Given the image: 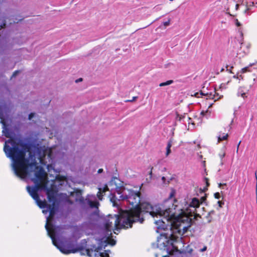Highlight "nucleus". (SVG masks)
<instances>
[{"instance_id": "obj_1", "label": "nucleus", "mask_w": 257, "mask_h": 257, "mask_svg": "<svg viewBox=\"0 0 257 257\" xmlns=\"http://www.w3.org/2000/svg\"><path fill=\"white\" fill-rule=\"evenodd\" d=\"M116 192L119 195L118 197L115 195H112L110 201L113 203V206L118 205L116 200L122 201L126 202L130 210L124 213L125 215L129 217L133 223L139 222L143 223L144 219L143 217L144 213H149L153 217L163 216L167 221H171V225L177 229H182L186 232L190 226L189 218L186 215L182 214L176 215L172 209L162 208L160 206H152L148 202H142L141 200V193L139 191L128 189L124 187H116Z\"/></svg>"}, {"instance_id": "obj_2", "label": "nucleus", "mask_w": 257, "mask_h": 257, "mask_svg": "<svg viewBox=\"0 0 257 257\" xmlns=\"http://www.w3.org/2000/svg\"><path fill=\"white\" fill-rule=\"evenodd\" d=\"M19 147L17 142L12 139L6 140L4 147V151L8 158L13 161L12 167L15 174L21 179L29 176L31 173L38 168L34 153L30 152L29 157L26 158V154L30 149L27 143L20 144Z\"/></svg>"}, {"instance_id": "obj_3", "label": "nucleus", "mask_w": 257, "mask_h": 257, "mask_svg": "<svg viewBox=\"0 0 257 257\" xmlns=\"http://www.w3.org/2000/svg\"><path fill=\"white\" fill-rule=\"evenodd\" d=\"M133 222L123 213L120 216L115 214L108 215L104 218L103 226L105 231L106 235H111V230L118 228H127L131 227Z\"/></svg>"}, {"instance_id": "obj_4", "label": "nucleus", "mask_w": 257, "mask_h": 257, "mask_svg": "<svg viewBox=\"0 0 257 257\" xmlns=\"http://www.w3.org/2000/svg\"><path fill=\"white\" fill-rule=\"evenodd\" d=\"M48 217L47 218V223L45 225V228L47 231L48 235L50 237V238L52 239L53 244L57 247V248H58L62 253L64 254H69L71 253H75L79 250H80L82 249L81 247H77L75 248H72L71 247H69V248L68 249V247H66L64 246L63 243L60 242L59 240H58L55 238V234L56 231L58 230H59L61 227L60 226H55L54 228L52 229V231L50 230V228L49 227L48 225Z\"/></svg>"}, {"instance_id": "obj_5", "label": "nucleus", "mask_w": 257, "mask_h": 257, "mask_svg": "<svg viewBox=\"0 0 257 257\" xmlns=\"http://www.w3.org/2000/svg\"><path fill=\"white\" fill-rule=\"evenodd\" d=\"M35 178L32 179V181L35 183L34 187H31L29 186L27 187V191L29 192L31 197L36 201L38 205H41L39 202V196L38 191L41 187V182L43 180L45 176V172L44 169L40 167L38 171L35 172Z\"/></svg>"}, {"instance_id": "obj_6", "label": "nucleus", "mask_w": 257, "mask_h": 257, "mask_svg": "<svg viewBox=\"0 0 257 257\" xmlns=\"http://www.w3.org/2000/svg\"><path fill=\"white\" fill-rule=\"evenodd\" d=\"M79 201L82 204H87L91 208H98L99 203L96 201V198L94 195H87L86 199L81 197L79 198Z\"/></svg>"}, {"instance_id": "obj_7", "label": "nucleus", "mask_w": 257, "mask_h": 257, "mask_svg": "<svg viewBox=\"0 0 257 257\" xmlns=\"http://www.w3.org/2000/svg\"><path fill=\"white\" fill-rule=\"evenodd\" d=\"M79 201L82 204H87L91 208H98L99 203L96 201V198L94 195H87L86 199L81 197L79 198Z\"/></svg>"}, {"instance_id": "obj_8", "label": "nucleus", "mask_w": 257, "mask_h": 257, "mask_svg": "<svg viewBox=\"0 0 257 257\" xmlns=\"http://www.w3.org/2000/svg\"><path fill=\"white\" fill-rule=\"evenodd\" d=\"M39 202H40V206L39 205H38L40 208H47V211L49 212V215L50 217H53L55 213H56V209L55 208L54 206V202L52 205H49L47 204L45 202L41 201L40 199L39 200Z\"/></svg>"}, {"instance_id": "obj_9", "label": "nucleus", "mask_w": 257, "mask_h": 257, "mask_svg": "<svg viewBox=\"0 0 257 257\" xmlns=\"http://www.w3.org/2000/svg\"><path fill=\"white\" fill-rule=\"evenodd\" d=\"M2 124V133L7 138H11L12 135V132L9 127V124H7L5 120H1L0 121Z\"/></svg>"}, {"instance_id": "obj_10", "label": "nucleus", "mask_w": 257, "mask_h": 257, "mask_svg": "<svg viewBox=\"0 0 257 257\" xmlns=\"http://www.w3.org/2000/svg\"><path fill=\"white\" fill-rule=\"evenodd\" d=\"M102 249V246L101 245H98L96 246L95 245H91V247L90 249H87L86 250V251L87 252V255L90 257L92 256V255L90 253V250L92 251H94L95 252H98L99 250Z\"/></svg>"}, {"instance_id": "obj_11", "label": "nucleus", "mask_w": 257, "mask_h": 257, "mask_svg": "<svg viewBox=\"0 0 257 257\" xmlns=\"http://www.w3.org/2000/svg\"><path fill=\"white\" fill-rule=\"evenodd\" d=\"M200 202L198 199L196 198H193L192 199V201L189 204V207L193 208H197L200 206Z\"/></svg>"}, {"instance_id": "obj_12", "label": "nucleus", "mask_w": 257, "mask_h": 257, "mask_svg": "<svg viewBox=\"0 0 257 257\" xmlns=\"http://www.w3.org/2000/svg\"><path fill=\"white\" fill-rule=\"evenodd\" d=\"M214 94H212V93H210L209 94L207 93L206 95L208 96V97L209 99H214V101H216L218 99L220 98L222 96H220L219 97H218V94L215 91H214Z\"/></svg>"}, {"instance_id": "obj_13", "label": "nucleus", "mask_w": 257, "mask_h": 257, "mask_svg": "<svg viewBox=\"0 0 257 257\" xmlns=\"http://www.w3.org/2000/svg\"><path fill=\"white\" fill-rule=\"evenodd\" d=\"M155 222L157 225H158L159 229H164V230L165 229V227H164L165 222L162 219L156 220Z\"/></svg>"}, {"instance_id": "obj_14", "label": "nucleus", "mask_w": 257, "mask_h": 257, "mask_svg": "<svg viewBox=\"0 0 257 257\" xmlns=\"http://www.w3.org/2000/svg\"><path fill=\"white\" fill-rule=\"evenodd\" d=\"M172 146V141L170 140L168 142L167 146L166 148V156H168L171 152V148Z\"/></svg>"}, {"instance_id": "obj_15", "label": "nucleus", "mask_w": 257, "mask_h": 257, "mask_svg": "<svg viewBox=\"0 0 257 257\" xmlns=\"http://www.w3.org/2000/svg\"><path fill=\"white\" fill-rule=\"evenodd\" d=\"M228 134H220L218 136V142H220L223 140H226L228 138Z\"/></svg>"}, {"instance_id": "obj_16", "label": "nucleus", "mask_w": 257, "mask_h": 257, "mask_svg": "<svg viewBox=\"0 0 257 257\" xmlns=\"http://www.w3.org/2000/svg\"><path fill=\"white\" fill-rule=\"evenodd\" d=\"M238 96H241L243 98L246 97L245 93L242 90V88H239L237 92Z\"/></svg>"}, {"instance_id": "obj_17", "label": "nucleus", "mask_w": 257, "mask_h": 257, "mask_svg": "<svg viewBox=\"0 0 257 257\" xmlns=\"http://www.w3.org/2000/svg\"><path fill=\"white\" fill-rule=\"evenodd\" d=\"M173 83V80H168L166 82H162V83H161L160 84H159V86L162 87V86H166V85H170L172 83Z\"/></svg>"}, {"instance_id": "obj_18", "label": "nucleus", "mask_w": 257, "mask_h": 257, "mask_svg": "<svg viewBox=\"0 0 257 257\" xmlns=\"http://www.w3.org/2000/svg\"><path fill=\"white\" fill-rule=\"evenodd\" d=\"M245 5H246V7H249L250 8H251L252 7H254L257 8V3L256 2L254 3L253 2H251L249 3H246Z\"/></svg>"}, {"instance_id": "obj_19", "label": "nucleus", "mask_w": 257, "mask_h": 257, "mask_svg": "<svg viewBox=\"0 0 257 257\" xmlns=\"http://www.w3.org/2000/svg\"><path fill=\"white\" fill-rule=\"evenodd\" d=\"M98 189H99V191L98 192V193L97 194V196L99 200H101L102 199V196H103V195L101 194L102 188H99Z\"/></svg>"}, {"instance_id": "obj_20", "label": "nucleus", "mask_w": 257, "mask_h": 257, "mask_svg": "<svg viewBox=\"0 0 257 257\" xmlns=\"http://www.w3.org/2000/svg\"><path fill=\"white\" fill-rule=\"evenodd\" d=\"M105 255H107V257H109V255L107 254V253H105ZM101 256V257H104V253L103 252H99V253H95L94 254V256L95 257H99V256Z\"/></svg>"}, {"instance_id": "obj_21", "label": "nucleus", "mask_w": 257, "mask_h": 257, "mask_svg": "<svg viewBox=\"0 0 257 257\" xmlns=\"http://www.w3.org/2000/svg\"><path fill=\"white\" fill-rule=\"evenodd\" d=\"M6 26V21L5 20H4L3 21L2 23L0 25V30L3 28H5Z\"/></svg>"}, {"instance_id": "obj_22", "label": "nucleus", "mask_w": 257, "mask_h": 257, "mask_svg": "<svg viewBox=\"0 0 257 257\" xmlns=\"http://www.w3.org/2000/svg\"><path fill=\"white\" fill-rule=\"evenodd\" d=\"M102 188V192L105 193L106 191L108 190V188L107 185L106 184L104 185L103 187H101Z\"/></svg>"}, {"instance_id": "obj_23", "label": "nucleus", "mask_w": 257, "mask_h": 257, "mask_svg": "<svg viewBox=\"0 0 257 257\" xmlns=\"http://www.w3.org/2000/svg\"><path fill=\"white\" fill-rule=\"evenodd\" d=\"M0 119L1 120H4V113H3V110H2V107L1 105H0Z\"/></svg>"}, {"instance_id": "obj_24", "label": "nucleus", "mask_w": 257, "mask_h": 257, "mask_svg": "<svg viewBox=\"0 0 257 257\" xmlns=\"http://www.w3.org/2000/svg\"><path fill=\"white\" fill-rule=\"evenodd\" d=\"M138 98V97L137 96H134L133 97L132 99H131V100H125V102H133L135 100H136Z\"/></svg>"}, {"instance_id": "obj_25", "label": "nucleus", "mask_w": 257, "mask_h": 257, "mask_svg": "<svg viewBox=\"0 0 257 257\" xmlns=\"http://www.w3.org/2000/svg\"><path fill=\"white\" fill-rule=\"evenodd\" d=\"M19 72H20V71H19V70H16V71H14V73H13L12 77H11V79H12L13 77H16Z\"/></svg>"}, {"instance_id": "obj_26", "label": "nucleus", "mask_w": 257, "mask_h": 257, "mask_svg": "<svg viewBox=\"0 0 257 257\" xmlns=\"http://www.w3.org/2000/svg\"><path fill=\"white\" fill-rule=\"evenodd\" d=\"M214 197L216 199H219L220 198V195L219 193L216 192L214 194Z\"/></svg>"}, {"instance_id": "obj_27", "label": "nucleus", "mask_w": 257, "mask_h": 257, "mask_svg": "<svg viewBox=\"0 0 257 257\" xmlns=\"http://www.w3.org/2000/svg\"><path fill=\"white\" fill-rule=\"evenodd\" d=\"M217 203L218 204L219 208H221L222 207V205L224 204V202L221 201H218L217 202Z\"/></svg>"}, {"instance_id": "obj_28", "label": "nucleus", "mask_w": 257, "mask_h": 257, "mask_svg": "<svg viewBox=\"0 0 257 257\" xmlns=\"http://www.w3.org/2000/svg\"><path fill=\"white\" fill-rule=\"evenodd\" d=\"M248 67H244V68H242V69H241V72H242V73H245V72H247V71H248Z\"/></svg>"}, {"instance_id": "obj_29", "label": "nucleus", "mask_w": 257, "mask_h": 257, "mask_svg": "<svg viewBox=\"0 0 257 257\" xmlns=\"http://www.w3.org/2000/svg\"><path fill=\"white\" fill-rule=\"evenodd\" d=\"M246 9L244 11V14H249V12L251 10L249 7H246Z\"/></svg>"}, {"instance_id": "obj_30", "label": "nucleus", "mask_w": 257, "mask_h": 257, "mask_svg": "<svg viewBox=\"0 0 257 257\" xmlns=\"http://www.w3.org/2000/svg\"><path fill=\"white\" fill-rule=\"evenodd\" d=\"M170 21L169 20L168 21L164 22L163 24L165 27L168 26L170 25Z\"/></svg>"}, {"instance_id": "obj_31", "label": "nucleus", "mask_w": 257, "mask_h": 257, "mask_svg": "<svg viewBox=\"0 0 257 257\" xmlns=\"http://www.w3.org/2000/svg\"><path fill=\"white\" fill-rule=\"evenodd\" d=\"M34 116V113H30L29 114V120H31L33 117Z\"/></svg>"}, {"instance_id": "obj_32", "label": "nucleus", "mask_w": 257, "mask_h": 257, "mask_svg": "<svg viewBox=\"0 0 257 257\" xmlns=\"http://www.w3.org/2000/svg\"><path fill=\"white\" fill-rule=\"evenodd\" d=\"M208 113V111H202L201 112V115H202V116H205L206 115V113Z\"/></svg>"}, {"instance_id": "obj_33", "label": "nucleus", "mask_w": 257, "mask_h": 257, "mask_svg": "<svg viewBox=\"0 0 257 257\" xmlns=\"http://www.w3.org/2000/svg\"><path fill=\"white\" fill-rule=\"evenodd\" d=\"M174 195H175V191L174 190H173L170 194V197L171 198V197H173L174 196Z\"/></svg>"}, {"instance_id": "obj_34", "label": "nucleus", "mask_w": 257, "mask_h": 257, "mask_svg": "<svg viewBox=\"0 0 257 257\" xmlns=\"http://www.w3.org/2000/svg\"><path fill=\"white\" fill-rule=\"evenodd\" d=\"M213 213H214V211L212 210V211H210V212L208 213V216H207V217L208 216H210L211 214H213Z\"/></svg>"}, {"instance_id": "obj_35", "label": "nucleus", "mask_w": 257, "mask_h": 257, "mask_svg": "<svg viewBox=\"0 0 257 257\" xmlns=\"http://www.w3.org/2000/svg\"><path fill=\"white\" fill-rule=\"evenodd\" d=\"M205 180H206L207 186H208L209 185V183H208V179L207 178H205Z\"/></svg>"}, {"instance_id": "obj_36", "label": "nucleus", "mask_w": 257, "mask_h": 257, "mask_svg": "<svg viewBox=\"0 0 257 257\" xmlns=\"http://www.w3.org/2000/svg\"><path fill=\"white\" fill-rule=\"evenodd\" d=\"M40 162L41 164H44L45 165H46V164L43 162V159L42 158H40Z\"/></svg>"}, {"instance_id": "obj_37", "label": "nucleus", "mask_w": 257, "mask_h": 257, "mask_svg": "<svg viewBox=\"0 0 257 257\" xmlns=\"http://www.w3.org/2000/svg\"><path fill=\"white\" fill-rule=\"evenodd\" d=\"M220 158L222 159L225 156V153H223L222 154H219Z\"/></svg>"}, {"instance_id": "obj_38", "label": "nucleus", "mask_w": 257, "mask_h": 257, "mask_svg": "<svg viewBox=\"0 0 257 257\" xmlns=\"http://www.w3.org/2000/svg\"><path fill=\"white\" fill-rule=\"evenodd\" d=\"M229 55L231 57L232 56H234V52L233 51H232V52H230V54H229Z\"/></svg>"}, {"instance_id": "obj_39", "label": "nucleus", "mask_w": 257, "mask_h": 257, "mask_svg": "<svg viewBox=\"0 0 257 257\" xmlns=\"http://www.w3.org/2000/svg\"><path fill=\"white\" fill-rule=\"evenodd\" d=\"M103 169H99L98 170V174H100V173H101L102 172H103Z\"/></svg>"}, {"instance_id": "obj_40", "label": "nucleus", "mask_w": 257, "mask_h": 257, "mask_svg": "<svg viewBox=\"0 0 257 257\" xmlns=\"http://www.w3.org/2000/svg\"><path fill=\"white\" fill-rule=\"evenodd\" d=\"M236 25L237 26H239L240 25V23L237 20H236Z\"/></svg>"}, {"instance_id": "obj_41", "label": "nucleus", "mask_w": 257, "mask_h": 257, "mask_svg": "<svg viewBox=\"0 0 257 257\" xmlns=\"http://www.w3.org/2000/svg\"><path fill=\"white\" fill-rule=\"evenodd\" d=\"M207 249V247L206 246H204L203 248L201 249V251H205Z\"/></svg>"}, {"instance_id": "obj_42", "label": "nucleus", "mask_w": 257, "mask_h": 257, "mask_svg": "<svg viewBox=\"0 0 257 257\" xmlns=\"http://www.w3.org/2000/svg\"><path fill=\"white\" fill-rule=\"evenodd\" d=\"M238 8H239V5L238 4H236V6H235V10H238Z\"/></svg>"}, {"instance_id": "obj_43", "label": "nucleus", "mask_w": 257, "mask_h": 257, "mask_svg": "<svg viewBox=\"0 0 257 257\" xmlns=\"http://www.w3.org/2000/svg\"><path fill=\"white\" fill-rule=\"evenodd\" d=\"M153 169V167H152L151 168V171L149 173V174L151 176L152 175V170Z\"/></svg>"}, {"instance_id": "obj_44", "label": "nucleus", "mask_w": 257, "mask_h": 257, "mask_svg": "<svg viewBox=\"0 0 257 257\" xmlns=\"http://www.w3.org/2000/svg\"><path fill=\"white\" fill-rule=\"evenodd\" d=\"M162 181H163L164 182H165V180H166L165 177H162Z\"/></svg>"}, {"instance_id": "obj_45", "label": "nucleus", "mask_w": 257, "mask_h": 257, "mask_svg": "<svg viewBox=\"0 0 257 257\" xmlns=\"http://www.w3.org/2000/svg\"><path fill=\"white\" fill-rule=\"evenodd\" d=\"M222 185H225V186L226 184H222L220 183V184H218V186H219V187H221V186Z\"/></svg>"}, {"instance_id": "obj_46", "label": "nucleus", "mask_w": 257, "mask_h": 257, "mask_svg": "<svg viewBox=\"0 0 257 257\" xmlns=\"http://www.w3.org/2000/svg\"><path fill=\"white\" fill-rule=\"evenodd\" d=\"M81 80H82V78H79V79H78V80H76V82H78V81H81Z\"/></svg>"}, {"instance_id": "obj_47", "label": "nucleus", "mask_w": 257, "mask_h": 257, "mask_svg": "<svg viewBox=\"0 0 257 257\" xmlns=\"http://www.w3.org/2000/svg\"><path fill=\"white\" fill-rule=\"evenodd\" d=\"M48 199H49V200L50 201H51V196H50V195H48Z\"/></svg>"}, {"instance_id": "obj_48", "label": "nucleus", "mask_w": 257, "mask_h": 257, "mask_svg": "<svg viewBox=\"0 0 257 257\" xmlns=\"http://www.w3.org/2000/svg\"><path fill=\"white\" fill-rule=\"evenodd\" d=\"M234 78H238V77L237 75H234Z\"/></svg>"}, {"instance_id": "obj_49", "label": "nucleus", "mask_w": 257, "mask_h": 257, "mask_svg": "<svg viewBox=\"0 0 257 257\" xmlns=\"http://www.w3.org/2000/svg\"><path fill=\"white\" fill-rule=\"evenodd\" d=\"M240 143H241V141H240V142H239L238 144L237 145V149H238V147H239V145H240Z\"/></svg>"}, {"instance_id": "obj_50", "label": "nucleus", "mask_w": 257, "mask_h": 257, "mask_svg": "<svg viewBox=\"0 0 257 257\" xmlns=\"http://www.w3.org/2000/svg\"><path fill=\"white\" fill-rule=\"evenodd\" d=\"M227 71H228L229 72H230V73H231V70H228V69H227Z\"/></svg>"}, {"instance_id": "obj_51", "label": "nucleus", "mask_w": 257, "mask_h": 257, "mask_svg": "<svg viewBox=\"0 0 257 257\" xmlns=\"http://www.w3.org/2000/svg\"><path fill=\"white\" fill-rule=\"evenodd\" d=\"M166 168H164L163 171H166Z\"/></svg>"}, {"instance_id": "obj_52", "label": "nucleus", "mask_w": 257, "mask_h": 257, "mask_svg": "<svg viewBox=\"0 0 257 257\" xmlns=\"http://www.w3.org/2000/svg\"><path fill=\"white\" fill-rule=\"evenodd\" d=\"M202 199L204 200L205 199V197H202Z\"/></svg>"}, {"instance_id": "obj_53", "label": "nucleus", "mask_w": 257, "mask_h": 257, "mask_svg": "<svg viewBox=\"0 0 257 257\" xmlns=\"http://www.w3.org/2000/svg\"><path fill=\"white\" fill-rule=\"evenodd\" d=\"M50 156H51V154H49L48 155V157H50Z\"/></svg>"}, {"instance_id": "obj_54", "label": "nucleus", "mask_w": 257, "mask_h": 257, "mask_svg": "<svg viewBox=\"0 0 257 257\" xmlns=\"http://www.w3.org/2000/svg\"><path fill=\"white\" fill-rule=\"evenodd\" d=\"M172 245L173 248H174V246H173V243H172Z\"/></svg>"}, {"instance_id": "obj_55", "label": "nucleus", "mask_w": 257, "mask_h": 257, "mask_svg": "<svg viewBox=\"0 0 257 257\" xmlns=\"http://www.w3.org/2000/svg\"><path fill=\"white\" fill-rule=\"evenodd\" d=\"M223 70H224V69H223V68H222V69H221V71H223Z\"/></svg>"}, {"instance_id": "obj_56", "label": "nucleus", "mask_w": 257, "mask_h": 257, "mask_svg": "<svg viewBox=\"0 0 257 257\" xmlns=\"http://www.w3.org/2000/svg\"><path fill=\"white\" fill-rule=\"evenodd\" d=\"M211 222V220H209L208 221V222Z\"/></svg>"}, {"instance_id": "obj_57", "label": "nucleus", "mask_w": 257, "mask_h": 257, "mask_svg": "<svg viewBox=\"0 0 257 257\" xmlns=\"http://www.w3.org/2000/svg\"><path fill=\"white\" fill-rule=\"evenodd\" d=\"M212 105V104H210V106H209V107H211Z\"/></svg>"}, {"instance_id": "obj_58", "label": "nucleus", "mask_w": 257, "mask_h": 257, "mask_svg": "<svg viewBox=\"0 0 257 257\" xmlns=\"http://www.w3.org/2000/svg\"><path fill=\"white\" fill-rule=\"evenodd\" d=\"M52 198L53 199H55L54 197H52Z\"/></svg>"}]
</instances>
